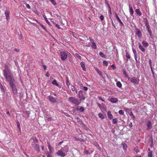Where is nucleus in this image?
<instances>
[{
  "mask_svg": "<svg viewBox=\"0 0 157 157\" xmlns=\"http://www.w3.org/2000/svg\"><path fill=\"white\" fill-rule=\"evenodd\" d=\"M30 141H32L31 143V146L35 150L38 152H40V148L39 145L38 140L36 137H32L30 139Z\"/></svg>",
  "mask_w": 157,
  "mask_h": 157,
  "instance_id": "nucleus-1",
  "label": "nucleus"
},
{
  "mask_svg": "<svg viewBox=\"0 0 157 157\" xmlns=\"http://www.w3.org/2000/svg\"><path fill=\"white\" fill-rule=\"evenodd\" d=\"M3 75L6 81L9 83L10 86L14 84L15 81L12 73L4 74Z\"/></svg>",
  "mask_w": 157,
  "mask_h": 157,
  "instance_id": "nucleus-2",
  "label": "nucleus"
},
{
  "mask_svg": "<svg viewBox=\"0 0 157 157\" xmlns=\"http://www.w3.org/2000/svg\"><path fill=\"white\" fill-rule=\"evenodd\" d=\"M69 102L73 104L76 105H79L81 102L76 98L74 97H70L68 98Z\"/></svg>",
  "mask_w": 157,
  "mask_h": 157,
  "instance_id": "nucleus-3",
  "label": "nucleus"
},
{
  "mask_svg": "<svg viewBox=\"0 0 157 157\" xmlns=\"http://www.w3.org/2000/svg\"><path fill=\"white\" fill-rule=\"evenodd\" d=\"M70 54V53L67 52L62 51L60 53V56L61 57V59L63 60H65L66 59L67 56Z\"/></svg>",
  "mask_w": 157,
  "mask_h": 157,
  "instance_id": "nucleus-4",
  "label": "nucleus"
},
{
  "mask_svg": "<svg viewBox=\"0 0 157 157\" xmlns=\"http://www.w3.org/2000/svg\"><path fill=\"white\" fill-rule=\"evenodd\" d=\"M3 75L11 73V71L9 68V64L8 63L5 64V69L3 70Z\"/></svg>",
  "mask_w": 157,
  "mask_h": 157,
  "instance_id": "nucleus-5",
  "label": "nucleus"
},
{
  "mask_svg": "<svg viewBox=\"0 0 157 157\" xmlns=\"http://www.w3.org/2000/svg\"><path fill=\"white\" fill-rule=\"evenodd\" d=\"M128 80H130L132 82L135 84H138L139 81V79L138 78H136L135 77L130 78L128 77Z\"/></svg>",
  "mask_w": 157,
  "mask_h": 157,
  "instance_id": "nucleus-6",
  "label": "nucleus"
},
{
  "mask_svg": "<svg viewBox=\"0 0 157 157\" xmlns=\"http://www.w3.org/2000/svg\"><path fill=\"white\" fill-rule=\"evenodd\" d=\"M135 28L136 34L139 38H141L142 36V33L141 31L136 27Z\"/></svg>",
  "mask_w": 157,
  "mask_h": 157,
  "instance_id": "nucleus-7",
  "label": "nucleus"
},
{
  "mask_svg": "<svg viewBox=\"0 0 157 157\" xmlns=\"http://www.w3.org/2000/svg\"><path fill=\"white\" fill-rule=\"evenodd\" d=\"M10 86L12 88L13 94L14 95L16 94L17 93V90L16 86L14 84Z\"/></svg>",
  "mask_w": 157,
  "mask_h": 157,
  "instance_id": "nucleus-8",
  "label": "nucleus"
},
{
  "mask_svg": "<svg viewBox=\"0 0 157 157\" xmlns=\"http://www.w3.org/2000/svg\"><path fill=\"white\" fill-rule=\"evenodd\" d=\"M56 154L58 155L61 157H64L66 155L63 152V151L61 150L58 151L56 152Z\"/></svg>",
  "mask_w": 157,
  "mask_h": 157,
  "instance_id": "nucleus-9",
  "label": "nucleus"
},
{
  "mask_svg": "<svg viewBox=\"0 0 157 157\" xmlns=\"http://www.w3.org/2000/svg\"><path fill=\"white\" fill-rule=\"evenodd\" d=\"M48 97L49 100L52 103H56L57 102L56 99L53 96H48Z\"/></svg>",
  "mask_w": 157,
  "mask_h": 157,
  "instance_id": "nucleus-10",
  "label": "nucleus"
},
{
  "mask_svg": "<svg viewBox=\"0 0 157 157\" xmlns=\"http://www.w3.org/2000/svg\"><path fill=\"white\" fill-rule=\"evenodd\" d=\"M61 150L67 153L69 151L68 146L67 145L65 146L64 147L61 148Z\"/></svg>",
  "mask_w": 157,
  "mask_h": 157,
  "instance_id": "nucleus-11",
  "label": "nucleus"
},
{
  "mask_svg": "<svg viewBox=\"0 0 157 157\" xmlns=\"http://www.w3.org/2000/svg\"><path fill=\"white\" fill-rule=\"evenodd\" d=\"M114 13L115 14V16H116V18H117V20L119 21V22H120V25L121 26H124V24L122 22V21H121V20H120V19L119 17L118 16L117 14V13H116V12H114Z\"/></svg>",
  "mask_w": 157,
  "mask_h": 157,
  "instance_id": "nucleus-12",
  "label": "nucleus"
},
{
  "mask_svg": "<svg viewBox=\"0 0 157 157\" xmlns=\"http://www.w3.org/2000/svg\"><path fill=\"white\" fill-rule=\"evenodd\" d=\"M110 101L113 103H116L118 101V99L116 98H112L110 99Z\"/></svg>",
  "mask_w": 157,
  "mask_h": 157,
  "instance_id": "nucleus-13",
  "label": "nucleus"
},
{
  "mask_svg": "<svg viewBox=\"0 0 157 157\" xmlns=\"http://www.w3.org/2000/svg\"><path fill=\"white\" fill-rule=\"evenodd\" d=\"M5 14L6 16V19L7 21H9L10 19L9 16V11L6 10L5 12Z\"/></svg>",
  "mask_w": 157,
  "mask_h": 157,
  "instance_id": "nucleus-14",
  "label": "nucleus"
},
{
  "mask_svg": "<svg viewBox=\"0 0 157 157\" xmlns=\"http://www.w3.org/2000/svg\"><path fill=\"white\" fill-rule=\"evenodd\" d=\"M52 84L53 85H55L56 86L59 87V88H61V86L60 85H59L57 82L56 80L55 79L52 82Z\"/></svg>",
  "mask_w": 157,
  "mask_h": 157,
  "instance_id": "nucleus-15",
  "label": "nucleus"
},
{
  "mask_svg": "<svg viewBox=\"0 0 157 157\" xmlns=\"http://www.w3.org/2000/svg\"><path fill=\"white\" fill-rule=\"evenodd\" d=\"M80 65L81 67L82 68V69L84 71H85L86 70V68L85 67V63L84 62H81L80 63Z\"/></svg>",
  "mask_w": 157,
  "mask_h": 157,
  "instance_id": "nucleus-16",
  "label": "nucleus"
},
{
  "mask_svg": "<svg viewBox=\"0 0 157 157\" xmlns=\"http://www.w3.org/2000/svg\"><path fill=\"white\" fill-rule=\"evenodd\" d=\"M107 115H108V118L109 119H112V118L113 117V115H112V114H111V112L110 111H109L108 112Z\"/></svg>",
  "mask_w": 157,
  "mask_h": 157,
  "instance_id": "nucleus-17",
  "label": "nucleus"
},
{
  "mask_svg": "<svg viewBox=\"0 0 157 157\" xmlns=\"http://www.w3.org/2000/svg\"><path fill=\"white\" fill-rule=\"evenodd\" d=\"M135 12L139 16H140L142 15V13L140 11V10L139 9H136L135 10Z\"/></svg>",
  "mask_w": 157,
  "mask_h": 157,
  "instance_id": "nucleus-18",
  "label": "nucleus"
},
{
  "mask_svg": "<svg viewBox=\"0 0 157 157\" xmlns=\"http://www.w3.org/2000/svg\"><path fill=\"white\" fill-rule=\"evenodd\" d=\"M129 8L130 14L131 16H133L134 11L133 10V9L132 7H130V6H129Z\"/></svg>",
  "mask_w": 157,
  "mask_h": 157,
  "instance_id": "nucleus-19",
  "label": "nucleus"
},
{
  "mask_svg": "<svg viewBox=\"0 0 157 157\" xmlns=\"http://www.w3.org/2000/svg\"><path fill=\"white\" fill-rule=\"evenodd\" d=\"M139 48L143 52H144L145 51V49L144 48L143 46L141 45V44L139 43Z\"/></svg>",
  "mask_w": 157,
  "mask_h": 157,
  "instance_id": "nucleus-20",
  "label": "nucleus"
},
{
  "mask_svg": "<svg viewBox=\"0 0 157 157\" xmlns=\"http://www.w3.org/2000/svg\"><path fill=\"white\" fill-rule=\"evenodd\" d=\"M147 129L149 130L151 128V122L149 121L148 122L147 125Z\"/></svg>",
  "mask_w": 157,
  "mask_h": 157,
  "instance_id": "nucleus-21",
  "label": "nucleus"
},
{
  "mask_svg": "<svg viewBox=\"0 0 157 157\" xmlns=\"http://www.w3.org/2000/svg\"><path fill=\"white\" fill-rule=\"evenodd\" d=\"M83 95V92L82 91L80 90L78 92V97L79 98H81L82 96Z\"/></svg>",
  "mask_w": 157,
  "mask_h": 157,
  "instance_id": "nucleus-22",
  "label": "nucleus"
},
{
  "mask_svg": "<svg viewBox=\"0 0 157 157\" xmlns=\"http://www.w3.org/2000/svg\"><path fill=\"white\" fill-rule=\"evenodd\" d=\"M66 84L67 86L68 87V88H69V86L70 84V83L69 82V80L68 79V78L67 77H66Z\"/></svg>",
  "mask_w": 157,
  "mask_h": 157,
  "instance_id": "nucleus-23",
  "label": "nucleus"
},
{
  "mask_svg": "<svg viewBox=\"0 0 157 157\" xmlns=\"http://www.w3.org/2000/svg\"><path fill=\"white\" fill-rule=\"evenodd\" d=\"M142 44L143 46L145 48L149 46V44L145 42L144 41H143L142 42Z\"/></svg>",
  "mask_w": 157,
  "mask_h": 157,
  "instance_id": "nucleus-24",
  "label": "nucleus"
},
{
  "mask_svg": "<svg viewBox=\"0 0 157 157\" xmlns=\"http://www.w3.org/2000/svg\"><path fill=\"white\" fill-rule=\"evenodd\" d=\"M0 88L1 90L5 93L6 91L5 87L3 86L2 85H1Z\"/></svg>",
  "mask_w": 157,
  "mask_h": 157,
  "instance_id": "nucleus-25",
  "label": "nucleus"
},
{
  "mask_svg": "<svg viewBox=\"0 0 157 157\" xmlns=\"http://www.w3.org/2000/svg\"><path fill=\"white\" fill-rule=\"evenodd\" d=\"M77 110H79L81 112H83L84 111V109L83 107H81L79 108L78 107L77 108Z\"/></svg>",
  "mask_w": 157,
  "mask_h": 157,
  "instance_id": "nucleus-26",
  "label": "nucleus"
},
{
  "mask_svg": "<svg viewBox=\"0 0 157 157\" xmlns=\"http://www.w3.org/2000/svg\"><path fill=\"white\" fill-rule=\"evenodd\" d=\"M116 85L117 87L121 88L122 87V84L119 81H118L116 83Z\"/></svg>",
  "mask_w": 157,
  "mask_h": 157,
  "instance_id": "nucleus-27",
  "label": "nucleus"
},
{
  "mask_svg": "<svg viewBox=\"0 0 157 157\" xmlns=\"http://www.w3.org/2000/svg\"><path fill=\"white\" fill-rule=\"evenodd\" d=\"M145 25L146 26V29L147 30L151 29L150 28V26L149 25V24L148 22V21H147L145 24Z\"/></svg>",
  "mask_w": 157,
  "mask_h": 157,
  "instance_id": "nucleus-28",
  "label": "nucleus"
},
{
  "mask_svg": "<svg viewBox=\"0 0 157 157\" xmlns=\"http://www.w3.org/2000/svg\"><path fill=\"white\" fill-rule=\"evenodd\" d=\"M98 116L101 119H103L104 118V115L101 113L98 114Z\"/></svg>",
  "mask_w": 157,
  "mask_h": 157,
  "instance_id": "nucleus-29",
  "label": "nucleus"
},
{
  "mask_svg": "<svg viewBox=\"0 0 157 157\" xmlns=\"http://www.w3.org/2000/svg\"><path fill=\"white\" fill-rule=\"evenodd\" d=\"M92 48L94 49H96L97 47L95 43L94 42H92V45L91 46Z\"/></svg>",
  "mask_w": 157,
  "mask_h": 157,
  "instance_id": "nucleus-30",
  "label": "nucleus"
},
{
  "mask_svg": "<svg viewBox=\"0 0 157 157\" xmlns=\"http://www.w3.org/2000/svg\"><path fill=\"white\" fill-rule=\"evenodd\" d=\"M148 157H152V151H150L148 153Z\"/></svg>",
  "mask_w": 157,
  "mask_h": 157,
  "instance_id": "nucleus-31",
  "label": "nucleus"
},
{
  "mask_svg": "<svg viewBox=\"0 0 157 157\" xmlns=\"http://www.w3.org/2000/svg\"><path fill=\"white\" fill-rule=\"evenodd\" d=\"M126 56L127 58V61L128 59H130V56L128 52H126Z\"/></svg>",
  "mask_w": 157,
  "mask_h": 157,
  "instance_id": "nucleus-32",
  "label": "nucleus"
},
{
  "mask_svg": "<svg viewBox=\"0 0 157 157\" xmlns=\"http://www.w3.org/2000/svg\"><path fill=\"white\" fill-rule=\"evenodd\" d=\"M103 65L104 66H108V63L106 60H104L103 62Z\"/></svg>",
  "mask_w": 157,
  "mask_h": 157,
  "instance_id": "nucleus-33",
  "label": "nucleus"
},
{
  "mask_svg": "<svg viewBox=\"0 0 157 157\" xmlns=\"http://www.w3.org/2000/svg\"><path fill=\"white\" fill-rule=\"evenodd\" d=\"M118 121V120L117 118L113 119V120L112 122L113 124H115L117 123Z\"/></svg>",
  "mask_w": 157,
  "mask_h": 157,
  "instance_id": "nucleus-34",
  "label": "nucleus"
},
{
  "mask_svg": "<svg viewBox=\"0 0 157 157\" xmlns=\"http://www.w3.org/2000/svg\"><path fill=\"white\" fill-rule=\"evenodd\" d=\"M100 56L102 58H105V55L101 52H100L99 53Z\"/></svg>",
  "mask_w": 157,
  "mask_h": 157,
  "instance_id": "nucleus-35",
  "label": "nucleus"
},
{
  "mask_svg": "<svg viewBox=\"0 0 157 157\" xmlns=\"http://www.w3.org/2000/svg\"><path fill=\"white\" fill-rule=\"evenodd\" d=\"M48 149H49L50 152V153H52V148L51 147V146L50 144H49L48 145Z\"/></svg>",
  "mask_w": 157,
  "mask_h": 157,
  "instance_id": "nucleus-36",
  "label": "nucleus"
},
{
  "mask_svg": "<svg viewBox=\"0 0 157 157\" xmlns=\"http://www.w3.org/2000/svg\"><path fill=\"white\" fill-rule=\"evenodd\" d=\"M44 17V19L46 21V22H47V23L49 25H50V22L48 21V20L47 17H46L44 16L43 17Z\"/></svg>",
  "mask_w": 157,
  "mask_h": 157,
  "instance_id": "nucleus-37",
  "label": "nucleus"
},
{
  "mask_svg": "<svg viewBox=\"0 0 157 157\" xmlns=\"http://www.w3.org/2000/svg\"><path fill=\"white\" fill-rule=\"evenodd\" d=\"M51 3L54 5H56L57 4L55 1L54 0H49Z\"/></svg>",
  "mask_w": 157,
  "mask_h": 157,
  "instance_id": "nucleus-38",
  "label": "nucleus"
},
{
  "mask_svg": "<svg viewBox=\"0 0 157 157\" xmlns=\"http://www.w3.org/2000/svg\"><path fill=\"white\" fill-rule=\"evenodd\" d=\"M149 65H150L151 68H152V65L151 64V59H149Z\"/></svg>",
  "mask_w": 157,
  "mask_h": 157,
  "instance_id": "nucleus-39",
  "label": "nucleus"
},
{
  "mask_svg": "<svg viewBox=\"0 0 157 157\" xmlns=\"http://www.w3.org/2000/svg\"><path fill=\"white\" fill-rule=\"evenodd\" d=\"M119 113L121 115H123L124 114V112L122 110H120L119 111Z\"/></svg>",
  "mask_w": 157,
  "mask_h": 157,
  "instance_id": "nucleus-40",
  "label": "nucleus"
},
{
  "mask_svg": "<svg viewBox=\"0 0 157 157\" xmlns=\"http://www.w3.org/2000/svg\"><path fill=\"white\" fill-rule=\"evenodd\" d=\"M40 25L41 26V27L44 29V30L45 31H47V29H46V28L42 24H40Z\"/></svg>",
  "mask_w": 157,
  "mask_h": 157,
  "instance_id": "nucleus-41",
  "label": "nucleus"
},
{
  "mask_svg": "<svg viewBox=\"0 0 157 157\" xmlns=\"http://www.w3.org/2000/svg\"><path fill=\"white\" fill-rule=\"evenodd\" d=\"M80 100H79L80 102L81 101L84 100L85 99V97L82 96L80 98Z\"/></svg>",
  "mask_w": 157,
  "mask_h": 157,
  "instance_id": "nucleus-42",
  "label": "nucleus"
},
{
  "mask_svg": "<svg viewBox=\"0 0 157 157\" xmlns=\"http://www.w3.org/2000/svg\"><path fill=\"white\" fill-rule=\"evenodd\" d=\"M151 72H152V74L153 75V77L155 78V73H154V71H153V68H151Z\"/></svg>",
  "mask_w": 157,
  "mask_h": 157,
  "instance_id": "nucleus-43",
  "label": "nucleus"
},
{
  "mask_svg": "<svg viewBox=\"0 0 157 157\" xmlns=\"http://www.w3.org/2000/svg\"><path fill=\"white\" fill-rule=\"evenodd\" d=\"M52 120V118L51 117L47 118V119L46 120V122H48V121H50Z\"/></svg>",
  "mask_w": 157,
  "mask_h": 157,
  "instance_id": "nucleus-44",
  "label": "nucleus"
},
{
  "mask_svg": "<svg viewBox=\"0 0 157 157\" xmlns=\"http://www.w3.org/2000/svg\"><path fill=\"white\" fill-rule=\"evenodd\" d=\"M76 89L75 88V87L74 86H71V90H72V91H75V90H76Z\"/></svg>",
  "mask_w": 157,
  "mask_h": 157,
  "instance_id": "nucleus-45",
  "label": "nucleus"
},
{
  "mask_svg": "<svg viewBox=\"0 0 157 157\" xmlns=\"http://www.w3.org/2000/svg\"><path fill=\"white\" fill-rule=\"evenodd\" d=\"M130 116H131V117L133 119H134V118H135V117L134 116V115H133V114L132 113V112H131L130 114Z\"/></svg>",
  "mask_w": 157,
  "mask_h": 157,
  "instance_id": "nucleus-46",
  "label": "nucleus"
},
{
  "mask_svg": "<svg viewBox=\"0 0 157 157\" xmlns=\"http://www.w3.org/2000/svg\"><path fill=\"white\" fill-rule=\"evenodd\" d=\"M96 71H97L98 73L100 75H101V73L102 72L101 71H99L98 69H96Z\"/></svg>",
  "mask_w": 157,
  "mask_h": 157,
  "instance_id": "nucleus-47",
  "label": "nucleus"
},
{
  "mask_svg": "<svg viewBox=\"0 0 157 157\" xmlns=\"http://www.w3.org/2000/svg\"><path fill=\"white\" fill-rule=\"evenodd\" d=\"M109 16L110 17L111 16V14H112V12L111 11V8H109Z\"/></svg>",
  "mask_w": 157,
  "mask_h": 157,
  "instance_id": "nucleus-48",
  "label": "nucleus"
},
{
  "mask_svg": "<svg viewBox=\"0 0 157 157\" xmlns=\"http://www.w3.org/2000/svg\"><path fill=\"white\" fill-rule=\"evenodd\" d=\"M123 73L124 74V75H125V76H126V77H128V75H127V74L126 72V71L125 70H123Z\"/></svg>",
  "mask_w": 157,
  "mask_h": 157,
  "instance_id": "nucleus-49",
  "label": "nucleus"
},
{
  "mask_svg": "<svg viewBox=\"0 0 157 157\" xmlns=\"http://www.w3.org/2000/svg\"><path fill=\"white\" fill-rule=\"evenodd\" d=\"M100 19L102 21L104 19V17L103 15H101L100 17Z\"/></svg>",
  "mask_w": 157,
  "mask_h": 157,
  "instance_id": "nucleus-50",
  "label": "nucleus"
},
{
  "mask_svg": "<svg viewBox=\"0 0 157 157\" xmlns=\"http://www.w3.org/2000/svg\"><path fill=\"white\" fill-rule=\"evenodd\" d=\"M132 51L134 54V55H136V50L132 48Z\"/></svg>",
  "mask_w": 157,
  "mask_h": 157,
  "instance_id": "nucleus-51",
  "label": "nucleus"
},
{
  "mask_svg": "<svg viewBox=\"0 0 157 157\" xmlns=\"http://www.w3.org/2000/svg\"><path fill=\"white\" fill-rule=\"evenodd\" d=\"M97 104H98V106L100 108H101L102 107L101 105H103V103H102L101 104H100L99 103H97Z\"/></svg>",
  "mask_w": 157,
  "mask_h": 157,
  "instance_id": "nucleus-52",
  "label": "nucleus"
},
{
  "mask_svg": "<svg viewBox=\"0 0 157 157\" xmlns=\"http://www.w3.org/2000/svg\"><path fill=\"white\" fill-rule=\"evenodd\" d=\"M110 18L111 19V22L112 23V25L115 28V25L114 24L113 22V20L111 18V17H110Z\"/></svg>",
  "mask_w": 157,
  "mask_h": 157,
  "instance_id": "nucleus-53",
  "label": "nucleus"
},
{
  "mask_svg": "<svg viewBox=\"0 0 157 157\" xmlns=\"http://www.w3.org/2000/svg\"><path fill=\"white\" fill-rule=\"evenodd\" d=\"M62 113H63V114H64L66 116L68 117H70V116L67 113H65L63 112H62Z\"/></svg>",
  "mask_w": 157,
  "mask_h": 157,
  "instance_id": "nucleus-54",
  "label": "nucleus"
},
{
  "mask_svg": "<svg viewBox=\"0 0 157 157\" xmlns=\"http://www.w3.org/2000/svg\"><path fill=\"white\" fill-rule=\"evenodd\" d=\"M83 89L85 91H86L87 90L88 88L86 86H84L83 87Z\"/></svg>",
  "mask_w": 157,
  "mask_h": 157,
  "instance_id": "nucleus-55",
  "label": "nucleus"
},
{
  "mask_svg": "<svg viewBox=\"0 0 157 157\" xmlns=\"http://www.w3.org/2000/svg\"><path fill=\"white\" fill-rule=\"evenodd\" d=\"M14 50L15 52H20V50L17 48H15L14 49Z\"/></svg>",
  "mask_w": 157,
  "mask_h": 157,
  "instance_id": "nucleus-56",
  "label": "nucleus"
},
{
  "mask_svg": "<svg viewBox=\"0 0 157 157\" xmlns=\"http://www.w3.org/2000/svg\"><path fill=\"white\" fill-rule=\"evenodd\" d=\"M76 56L78 57L79 59H81V57L77 53H76V54H75Z\"/></svg>",
  "mask_w": 157,
  "mask_h": 157,
  "instance_id": "nucleus-57",
  "label": "nucleus"
},
{
  "mask_svg": "<svg viewBox=\"0 0 157 157\" xmlns=\"http://www.w3.org/2000/svg\"><path fill=\"white\" fill-rule=\"evenodd\" d=\"M55 26L56 27H57L58 29H60V28L59 25H58L57 24L55 23Z\"/></svg>",
  "mask_w": 157,
  "mask_h": 157,
  "instance_id": "nucleus-58",
  "label": "nucleus"
},
{
  "mask_svg": "<svg viewBox=\"0 0 157 157\" xmlns=\"http://www.w3.org/2000/svg\"><path fill=\"white\" fill-rule=\"evenodd\" d=\"M84 153L86 155H87L89 154V151L88 150H85L84 151Z\"/></svg>",
  "mask_w": 157,
  "mask_h": 157,
  "instance_id": "nucleus-59",
  "label": "nucleus"
},
{
  "mask_svg": "<svg viewBox=\"0 0 157 157\" xmlns=\"http://www.w3.org/2000/svg\"><path fill=\"white\" fill-rule=\"evenodd\" d=\"M26 7H27V8L29 9H30V7L29 6V5L28 4H26Z\"/></svg>",
  "mask_w": 157,
  "mask_h": 157,
  "instance_id": "nucleus-60",
  "label": "nucleus"
},
{
  "mask_svg": "<svg viewBox=\"0 0 157 157\" xmlns=\"http://www.w3.org/2000/svg\"><path fill=\"white\" fill-rule=\"evenodd\" d=\"M45 75L47 77H49L50 76V75L48 72H47L45 74Z\"/></svg>",
  "mask_w": 157,
  "mask_h": 157,
  "instance_id": "nucleus-61",
  "label": "nucleus"
},
{
  "mask_svg": "<svg viewBox=\"0 0 157 157\" xmlns=\"http://www.w3.org/2000/svg\"><path fill=\"white\" fill-rule=\"evenodd\" d=\"M46 154H47V157H52V155L48 153H48Z\"/></svg>",
  "mask_w": 157,
  "mask_h": 157,
  "instance_id": "nucleus-62",
  "label": "nucleus"
},
{
  "mask_svg": "<svg viewBox=\"0 0 157 157\" xmlns=\"http://www.w3.org/2000/svg\"><path fill=\"white\" fill-rule=\"evenodd\" d=\"M129 126L130 128H131L132 126V123L130 122V124H129Z\"/></svg>",
  "mask_w": 157,
  "mask_h": 157,
  "instance_id": "nucleus-63",
  "label": "nucleus"
},
{
  "mask_svg": "<svg viewBox=\"0 0 157 157\" xmlns=\"http://www.w3.org/2000/svg\"><path fill=\"white\" fill-rule=\"evenodd\" d=\"M111 67L114 69H115V68H116V67L115 66L114 64H112L111 65Z\"/></svg>",
  "mask_w": 157,
  "mask_h": 157,
  "instance_id": "nucleus-64",
  "label": "nucleus"
}]
</instances>
